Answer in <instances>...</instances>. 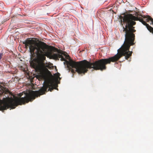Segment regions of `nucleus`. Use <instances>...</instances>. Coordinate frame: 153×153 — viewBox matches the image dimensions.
Returning a JSON list of instances; mask_svg holds the SVG:
<instances>
[{"mask_svg":"<svg viewBox=\"0 0 153 153\" xmlns=\"http://www.w3.org/2000/svg\"><path fill=\"white\" fill-rule=\"evenodd\" d=\"M105 14V13H104V12L103 11H101L99 13V15L100 16H102V17H103L104 16V15Z\"/></svg>","mask_w":153,"mask_h":153,"instance_id":"nucleus-4","label":"nucleus"},{"mask_svg":"<svg viewBox=\"0 0 153 153\" xmlns=\"http://www.w3.org/2000/svg\"><path fill=\"white\" fill-rule=\"evenodd\" d=\"M2 87V86L0 84V88H1Z\"/></svg>","mask_w":153,"mask_h":153,"instance_id":"nucleus-7","label":"nucleus"},{"mask_svg":"<svg viewBox=\"0 0 153 153\" xmlns=\"http://www.w3.org/2000/svg\"><path fill=\"white\" fill-rule=\"evenodd\" d=\"M25 47L29 48L30 52L31 54L35 53L37 59L31 61L30 65L35 70L38 72L41 71L45 67L43 62L45 60V56L46 53L47 45L42 42H37L33 39H27L23 42Z\"/></svg>","mask_w":153,"mask_h":153,"instance_id":"nucleus-2","label":"nucleus"},{"mask_svg":"<svg viewBox=\"0 0 153 153\" xmlns=\"http://www.w3.org/2000/svg\"><path fill=\"white\" fill-rule=\"evenodd\" d=\"M60 75V74L58 73L57 74V78H58V77H59V76Z\"/></svg>","mask_w":153,"mask_h":153,"instance_id":"nucleus-6","label":"nucleus"},{"mask_svg":"<svg viewBox=\"0 0 153 153\" xmlns=\"http://www.w3.org/2000/svg\"><path fill=\"white\" fill-rule=\"evenodd\" d=\"M120 18L121 22L122 23L123 20V24L126 25L125 27H123V32L125 33L124 43L121 48L118 50V53L114 56L97 61V70L102 71L105 70L107 68L106 65L110 64L111 62H115L117 61L123 56H125V59L127 60L131 56L132 52L129 51V49L130 46L134 44L135 35L134 33L136 31V30L133 26L136 24L135 21H139L142 22L146 26L149 32L153 34V27L144 21L142 18L135 16L131 14H125L123 17L120 16ZM146 18V22L149 23L150 21V24L153 25V19L149 16Z\"/></svg>","mask_w":153,"mask_h":153,"instance_id":"nucleus-1","label":"nucleus"},{"mask_svg":"<svg viewBox=\"0 0 153 153\" xmlns=\"http://www.w3.org/2000/svg\"><path fill=\"white\" fill-rule=\"evenodd\" d=\"M3 55V54L2 53H0V60L1 59Z\"/></svg>","mask_w":153,"mask_h":153,"instance_id":"nucleus-5","label":"nucleus"},{"mask_svg":"<svg viewBox=\"0 0 153 153\" xmlns=\"http://www.w3.org/2000/svg\"><path fill=\"white\" fill-rule=\"evenodd\" d=\"M146 17H144L143 18H145Z\"/></svg>","mask_w":153,"mask_h":153,"instance_id":"nucleus-8","label":"nucleus"},{"mask_svg":"<svg viewBox=\"0 0 153 153\" xmlns=\"http://www.w3.org/2000/svg\"><path fill=\"white\" fill-rule=\"evenodd\" d=\"M25 95V97H21L15 100H10L7 102L0 99V110H6L9 108L14 109L18 105L25 104L34 100V91H31L29 93H26Z\"/></svg>","mask_w":153,"mask_h":153,"instance_id":"nucleus-3","label":"nucleus"}]
</instances>
